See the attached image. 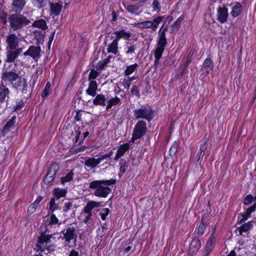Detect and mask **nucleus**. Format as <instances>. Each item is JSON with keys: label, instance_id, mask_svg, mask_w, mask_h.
<instances>
[{"label": "nucleus", "instance_id": "nucleus-1", "mask_svg": "<svg viewBox=\"0 0 256 256\" xmlns=\"http://www.w3.org/2000/svg\"><path fill=\"white\" fill-rule=\"evenodd\" d=\"M116 183L115 179L94 180L90 184L89 188L94 190L93 193L94 196L106 198L112 192L109 186Z\"/></svg>", "mask_w": 256, "mask_h": 256}, {"label": "nucleus", "instance_id": "nucleus-2", "mask_svg": "<svg viewBox=\"0 0 256 256\" xmlns=\"http://www.w3.org/2000/svg\"><path fill=\"white\" fill-rule=\"evenodd\" d=\"M8 20L11 28L14 31L22 29L30 24V21L21 14H14L10 15Z\"/></svg>", "mask_w": 256, "mask_h": 256}, {"label": "nucleus", "instance_id": "nucleus-3", "mask_svg": "<svg viewBox=\"0 0 256 256\" xmlns=\"http://www.w3.org/2000/svg\"><path fill=\"white\" fill-rule=\"evenodd\" d=\"M2 79L4 82H9L12 84L13 87L17 88L21 85L22 80L19 74L15 72L6 70L4 72L2 76Z\"/></svg>", "mask_w": 256, "mask_h": 256}, {"label": "nucleus", "instance_id": "nucleus-4", "mask_svg": "<svg viewBox=\"0 0 256 256\" xmlns=\"http://www.w3.org/2000/svg\"><path fill=\"white\" fill-rule=\"evenodd\" d=\"M133 112L136 119L143 118L150 122L154 118V112L150 107L142 106L135 109Z\"/></svg>", "mask_w": 256, "mask_h": 256}, {"label": "nucleus", "instance_id": "nucleus-5", "mask_svg": "<svg viewBox=\"0 0 256 256\" xmlns=\"http://www.w3.org/2000/svg\"><path fill=\"white\" fill-rule=\"evenodd\" d=\"M147 128L146 122L144 120H139L136 124L133 133L132 140L140 138L145 134Z\"/></svg>", "mask_w": 256, "mask_h": 256}, {"label": "nucleus", "instance_id": "nucleus-6", "mask_svg": "<svg viewBox=\"0 0 256 256\" xmlns=\"http://www.w3.org/2000/svg\"><path fill=\"white\" fill-rule=\"evenodd\" d=\"M52 237V235H46L42 234L38 238V243L34 250L37 252H40L44 254L46 252L48 244L50 242V240Z\"/></svg>", "mask_w": 256, "mask_h": 256}, {"label": "nucleus", "instance_id": "nucleus-7", "mask_svg": "<svg viewBox=\"0 0 256 256\" xmlns=\"http://www.w3.org/2000/svg\"><path fill=\"white\" fill-rule=\"evenodd\" d=\"M60 167L58 164H54L49 168L48 172L44 178V182L46 184H51L55 178V176L58 172Z\"/></svg>", "mask_w": 256, "mask_h": 256}, {"label": "nucleus", "instance_id": "nucleus-8", "mask_svg": "<svg viewBox=\"0 0 256 256\" xmlns=\"http://www.w3.org/2000/svg\"><path fill=\"white\" fill-rule=\"evenodd\" d=\"M64 235V238L66 242L70 243L72 240H76L77 235L76 233V229L74 227H68L62 232Z\"/></svg>", "mask_w": 256, "mask_h": 256}, {"label": "nucleus", "instance_id": "nucleus-9", "mask_svg": "<svg viewBox=\"0 0 256 256\" xmlns=\"http://www.w3.org/2000/svg\"><path fill=\"white\" fill-rule=\"evenodd\" d=\"M6 43L8 44L6 49L14 50L18 46L19 43V38L15 34H12L7 36Z\"/></svg>", "mask_w": 256, "mask_h": 256}, {"label": "nucleus", "instance_id": "nucleus-10", "mask_svg": "<svg viewBox=\"0 0 256 256\" xmlns=\"http://www.w3.org/2000/svg\"><path fill=\"white\" fill-rule=\"evenodd\" d=\"M142 3H139L135 4L124 5V8L126 10L130 13L132 15L136 16L139 15L142 11Z\"/></svg>", "mask_w": 256, "mask_h": 256}, {"label": "nucleus", "instance_id": "nucleus-11", "mask_svg": "<svg viewBox=\"0 0 256 256\" xmlns=\"http://www.w3.org/2000/svg\"><path fill=\"white\" fill-rule=\"evenodd\" d=\"M41 48L40 46H30L28 49L24 53L25 56H29L34 60H37L40 56Z\"/></svg>", "mask_w": 256, "mask_h": 256}, {"label": "nucleus", "instance_id": "nucleus-12", "mask_svg": "<svg viewBox=\"0 0 256 256\" xmlns=\"http://www.w3.org/2000/svg\"><path fill=\"white\" fill-rule=\"evenodd\" d=\"M10 91L9 89L4 85L2 82L0 84V102H7L9 98Z\"/></svg>", "mask_w": 256, "mask_h": 256}, {"label": "nucleus", "instance_id": "nucleus-13", "mask_svg": "<svg viewBox=\"0 0 256 256\" xmlns=\"http://www.w3.org/2000/svg\"><path fill=\"white\" fill-rule=\"evenodd\" d=\"M217 20L221 23L225 22L228 17V9L225 8L220 7L218 8Z\"/></svg>", "mask_w": 256, "mask_h": 256}, {"label": "nucleus", "instance_id": "nucleus-14", "mask_svg": "<svg viewBox=\"0 0 256 256\" xmlns=\"http://www.w3.org/2000/svg\"><path fill=\"white\" fill-rule=\"evenodd\" d=\"M210 216L208 214L204 215L202 217L201 222L198 228L197 234L200 236L203 235L204 231L208 223Z\"/></svg>", "mask_w": 256, "mask_h": 256}, {"label": "nucleus", "instance_id": "nucleus-15", "mask_svg": "<svg viewBox=\"0 0 256 256\" xmlns=\"http://www.w3.org/2000/svg\"><path fill=\"white\" fill-rule=\"evenodd\" d=\"M201 246L200 241L198 238H194L192 240L190 247L189 252L192 255L195 254Z\"/></svg>", "mask_w": 256, "mask_h": 256}, {"label": "nucleus", "instance_id": "nucleus-16", "mask_svg": "<svg viewBox=\"0 0 256 256\" xmlns=\"http://www.w3.org/2000/svg\"><path fill=\"white\" fill-rule=\"evenodd\" d=\"M51 14L54 16H58L62 8V5L58 2H49Z\"/></svg>", "mask_w": 256, "mask_h": 256}, {"label": "nucleus", "instance_id": "nucleus-17", "mask_svg": "<svg viewBox=\"0 0 256 256\" xmlns=\"http://www.w3.org/2000/svg\"><path fill=\"white\" fill-rule=\"evenodd\" d=\"M100 206V202L95 201H90L84 206L82 210L83 213H92V210L94 208H98Z\"/></svg>", "mask_w": 256, "mask_h": 256}, {"label": "nucleus", "instance_id": "nucleus-18", "mask_svg": "<svg viewBox=\"0 0 256 256\" xmlns=\"http://www.w3.org/2000/svg\"><path fill=\"white\" fill-rule=\"evenodd\" d=\"M26 4L25 0H13L12 3V10L14 12H20Z\"/></svg>", "mask_w": 256, "mask_h": 256}, {"label": "nucleus", "instance_id": "nucleus-19", "mask_svg": "<svg viewBox=\"0 0 256 256\" xmlns=\"http://www.w3.org/2000/svg\"><path fill=\"white\" fill-rule=\"evenodd\" d=\"M97 87L96 82L95 80H91L90 82L88 88L86 90V94L92 96H94L96 94Z\"/></svg>", "mask_w": 256, "mask_h": 256}, {"label": "nucleus", "instance_id": "nucleus-20", "mask_svg": "<svg viewBox=\"0 0 256 256\" xmlns=\"http://www.w3.org/2000/svg\"><path fill=\"white\" fill-rule=\"evenodd\" d=\"M129 144L128 143L121 145L117 150V152L116 155L114 160H116L118 158H120L124 154L126 151L129 149Z\"/></svg>", "mask_w": 256, "mask_h": 256}, {"label": "nucleus", "instance_id": "nucleus-21", "mask_svg": "<svg viewBox=\"0 0 256 256\" xmlns=\"http://www.w3.org/2000/svg\"><path fill=\"white\" fill-rule=\"evenodd\" d=\"M114 34L116 36V40H117L118 42L120 38L128 40L131 37V34L126 32L124 30L116 31Z\"/></svg>", "mask_w": 256, "mask_h": 256}, {"label": "nucleus", "instance_id": "nucleus-22", "mask_svg": "<svg viewBox=\"0 0 256 256\" xmlns=\"http://www.w3.org/2000/svg\"><path fill=\"white\" fill-rule=\"evenodd\" d=\"M99 164H100V162L98 158H89L84 161L85 166L90 168L96 167Z\"/></svg>", "mask_w": 256, "mask_h": 256}, {"label": "nucleus", "instance_id": "nucleus-23", "mask_svg": "<svg viewBox=\"0 0 256 256\" xmlns=\"http://www.w3.org/2000/svg\"><path fill=\"white\" fill-rule=\"evenodd\" d=\"M215 230V228H214L212 234L210 236V237L207 242L206 250L208 252H211L212 248H214V244L215 242V237L214 236V232Z\"/></svg>", "mask_w": 256, "mask_h": 256}, {"label": "nucleus", "instance_id": "nucleus-24", "mask_svg": "<svg viewBox=\"0 0 256 256\" xmlns=\"http://www.w3.org/2000/svg\"><path fill=\"white\" fill-rule=\"evenodd\" d=\"M93 103L95 105H100L104 106L106 105V98L104 95L100 94H98L95 98L93 100Z\"/></svg>", "mask_w": 256, "mask_h": 256}, {"label": "nucleus", "instance_id": "nucleus-25", "mask_svg": "<svg viewBox=\"0 0 256 256\" xmlns=\"http://www.w3.org/2000/svg\"><path fill=\"white\" fill-rule=\"evenodd\" d=\"M252 222H248L246 223L242 224L238 228V230L239 232L240 235H242L243 232H246L249 230L252 226Z\"/></svg>", "mask_w": 256, "mask_h": 256}, {"label": "nucleus", "instance_id": "nucleus-26", "mask_svg": "<svg viewBox=\"0 0 256 256\" xmlns=\"http://www.w3.org/2000/svg\"><path fill=\"white\" fill-rule=\"evenodd\" d=\"M108 53H113L116 54L118 52V41L117 40H114L108 48Z\"/></svg>", "mask_w": 256, "mask_h": 256}, {"label": "nucleus", "instance_id": "nucleus-27", "mask_svg": "<svg viewBox=\"0 0 256 256\" xmlns=\"http://www.w3.org/2000/svg\"><path fill=\"white\" fill-rule=\"evenodd\" d=\"M54 197L56 200H58L60 198L65 196L67 190L65 189L55 188L54 190Z\"/></svg>", "mask_w": 256, "mask_h": 256}, {"label": "nucleus", "instance_id": "nucleus-28", "mask_svg": "<svg viewBox=\"0 0 256 256\" xmlns=\"http://www.w3.org/2000/svg\"><path fill=\"white\" fill-rule=\"evenodd\" d=\"M183 20L184 18L182 16L179 17L177 19V20L174 23V24L171 26V33L176 32L179 30Z\"/></svg>", "mask_w": 256, "mask_h": 256}, {"label": "nucleus", "instance_id": "nucleus-29", "mask_svg": "<svg viewBox=\"0 0 256 256\" xmlns=\"http://www.w3.org/2000/svg\"><path fill=\"white\" fill-rule=\"evenodd\" d=\"M16 116H13L8 122H7L5 126H4L2 132L4 134L8 133L10 130L12 128L15 123Z\"/></svg>", "mask_w": 256, "mask_h": 256}, {"label": "nucleus", "instance_id": "nucleus-30", "mask_svg": "<svg viewBox=\"0 0 256 256\" xmlns=\"http://www.w3.org/2000/svg\"><path fill=\"white\" fill-rule=\"evenodd\" d=\"M120 102V100L118 96H116L114 98H111L107 102V104L106 106V110H108L112 106H116Z\"/></svg>", "mask_w": 256, "mask_h": 256}, {"label": "nucleus", "instance_id": "nucleus-31", "mask_svg": "<svg viewBox=\"0 0 256 256\" xmlns=\"http://www.w3.org/2000/svg\"><path fill=\"white\" fill-rule=\"evenodd\" d=\"M16 54L14 50H10L7 52V56L6 62L8 63L12 62L17 58Z\"/></svg>", "mask_w": 256, "mask_h": 256}, {"label": "nucleus", "instance_id": "nucleus-32", "mask_svg": "<svg viewBox=\"0 0 256 256\" xmlns=\"http://www.w3.org/2000/svg\"><path fill=\"white\" fill-rule=\"evenodd\" d=\"M151 20H146L134 24V26L140 29L151 28Z\"/></svg>", "mask_w": 256, "mask_h": 256}, {"label": "nucleus", "instance_id": "nucleus-33", "mask_svg": "<svg viewBox=\"0 0 256 256\" xmlns=\"http://www.w3.org/2000/svg\"><path fill=\"white\" fill-rule=\"evenodd\" d=\"M74 172L72 170H70L66 176H62L60 178L62 184H64L66 182H71L73 180Z\"/></svg>", "mask_w": 256, "mask_h": 256}, {"label": "nucleus", "instance_id": "nucleus-34", "mask_svg": "<svg viewBox=\"0 0 256 256\" xmlns=\"http://www.w3.org/2000/svg\"><path fill=\"white\" fill-rule=\"evenodd\" d=\"M136 49V44H128L126 48V53L128 56H132L135 53Z\"/></svg>", "mask_w": 256, "mask_h": 256}, {"label": "nucleus", "instance_id": "nucleus-35", "mask_svg": "<svg viewBox=\"0 0 256 256\" xmlns=\"http://www.w3.org/2000/svg\"><path fill=\"white\" fill-rule=\"evenodd\" d=\"M242 6L239 2H236L235 5L233 6L231 14L234 18L238 16L241 10Z\"/></svg>", "mask_w": 256, "mask_h": 256}, {"label": "nucleus", "instance_id": "nucleus-36", "mask_svg": "<svg viewBox=\"0 0 256 256\" xmlns=\"http://www.w3.org/2000/svg\"><path fill=\"white\" fill-rule=\"evenodd\" d=\"M119 84L124 88L128 90L131 84L130 77L121 80L119 82Z\"/></svg>", "mask_w": 256, "mask_h": 256}, {"label": "nucleus", "instance_id": "nucleus-37", "mask_svg": "<svg viewBox=\"0 0 256 256\" xmlns=\"http://www.w3.org/2000/svg\"><path fill=\"white\" fill-rule=\"evenodd\" d=\"M33 26L43 30H46L48 28L46 22L42 19L35 21L33 24Z\"/></svg>", "mask_w": 256, "mask_h": 256}, {"label": "nucleus", "instance_id": "nucleus-38", "mask_svg": "<svg viewBox=\"0 0 256 256\" xmlns=\"http://www.w3.org/2000/svg\"><path fill=\"white\" fill-rule=\"evenodd\" d=\"M162 17L161 16H158L156 18H154L152 20H151V28L153 31H155L158 28V26L160 23L162 21Z\"/></svg>", "mask_w": 256, "mask_h": 256}, {"label": "nucleus", "instance_id": "nucleus-39", "mask_svg": "<svg viewBox=\"0 0 256 256\" xmlns=\"http://www.w3.org/2000/svg\"><path fill=\"white\" fill-rule=\"evenodd\" d=\"M214 67V64L212 60L210 58H206L202 64V68L207 70L210 68V70H212Z\"/></svg>", "mask_w": 256, "mask_h": 256}, {"label": "nucleus", "instance_id": "nucleus-40", "mask_svg": "<svg viewBox=\"0 0 256 256\" xmlns=\"http://www.w3.org/2000/svg\"><path fill=\"white\" fill-rule=\"evenodd\" d=\"M50 2L48 0H34V6L40 9L45 7Z\"/></svg>", "mask_w": 256, "mask_h": 256}, {"label": "nucleus", "instance_id": "nucleus-41", "mask_svg": "<svg viewBox=\"0 0 256 256\" xmlns=\"http://www.w3.org/2000/svg\"><path fill=\"white\" fill-rule=\"evenodd\" d=\"M138 65L137 64L128 66L124 71V74L126 76H129L132 74L138 68Z\"/></svg>", "mask_w": 256, "mask_h": 256}, {"label": "nucleus", "instance_id": "nucleus-42", "mask_svg": "<svg viewBox=\"0 0 256 256\" xmlns=\"http://www.w3.org/2000/svg\"><path fill=\"white\" fill-rule=\"evenodd\" d=\"M164 50V48L158 46L154 51V58L156 59H160Z\"/></svg>", "mask_w": 256, "mask_h": 256}, {"label": "nucleus", "instance_id": "nucleus-43", "mask_svg": "<svg viewBox=\"0 0 256 256\" xmlns=\"http://www.w3.org/2000/svg\"><path fill=\"white\" fill-rule=\"evenodd\" d=\"M100 72L98 71V69H96V70L92 69V70H91L88 76V80L90 82L91 80H94L98 76Z\"/></svg>", "mask_w": 256, "mask_h": 256}, {"label": "nucleus", "instance_id": "nucleus-44", "mask_svg": "<svg viewBox=\"0 0 256 256\" xmlns=\"http://www.w3.org/2000/svg\"><path fill=\"white\" fill-rule=\"evenodd\" d=\"M168 31L167 26H164L163 24L158 31V38H166V32Z\"/></svg>", "mask_w": 256, "mask_h": 256}, {"label": "nucleus", "instance_id": "nucleus-45", "mask_svg": "<svg viewBox=\"0 0 256 256\" xmlns=\"http://www.w3.org/2000/svg\"><path fill=\"white\" fill-rule=\"evenodd\" d=\"M194 54V52L192 50H191L190 52L188 53V56H187V60L184 64V66L182 70V73L184 72L186 68V67L188 66Z\"/></svg>", "mask_w": 256, "mask_h": 256}, {"label": "nucleus", "instance_id": "nucleus-46", "mask_svg": "<svg viewBox=\"0 0 256 256\" xmlns=\"http://www.w3.org/2000/svg\"><path fill=\"white\" fill-rule=\"evenodd\" d=\"M50 82H48L44 87V88L42 93V96L43 98L47 96L49 94L50 90Z\"/></svg>", "mask_w": 256, "mask_h": 256}, {"label": "nucleus", "instance_id": "nucleus-47", "mask_svg": "<svg viewBox=\"0 0 256 256\" xmlns=\"http://www.w3.org/2000/svg\"><path fill=\"white\" fill-rule=\"evenodd\" d=\"M23 82L22 88L21 90L22 93L24 96H28V86L26 79H24Z\"/></svg>", "mask_w": 256, "mask_h": 256}, {"label": "nucleus", "instance_id": "nucleus-48", "mask_svg": "<svg viewBox=\"0 0 256 256\" xmlns=\"http://www.w3.org/2000/svg\"><path fill=\"white\" fill-rule=\"evenodd\" d=\"M157 44L158 47L165 48L166 45L167 44L166 38H158L157 41Z\"/></svg>", "mask_w": 256, "mask_h": 256}, {"label": "nucleus", "instance_id": "nucleus-49", "mask_svg": "<svg viewBox=\"0 0 256 256\" xmlns=\"http://www.w3.org/2000/svg\"><path fill=\"white\" fill-rule=\"evenodd\" d=\"M56 200L55 198H52L50 202V210L52 212L56 210L58 207V205L56 204Z\"/></svg>", "mask_w": 256, "mask_h": 256}, {"label": "nucleus", "instance_id": "nucleus-50", "mask_svg": "<svg viewBox=\"0 0 256 256\" xmlns=\"http://www.w3.org/2000/svg\"><path fill=\"white\" fill-rule=\"evenodd\" d=\"M128 168V164L126 161L124 160H121L120 162V170L122 173L125 172L126 170Z\"/></svg>", "mask_w": 256, "mask_h": 256}, {"label": "nucleus", "instance_id": "nucleus-51", "mask_svg": "<svg viewBox=\"0 0 256 256\" xmlns=\"http://www.w3.org/2000/svg\"><path fill=\"white\" fill-rule=\"evenodd\" d=\"M110 212V210L108 208H106L102 210L100 214V216L102 220H105L106 217L108 216Z\"/></svg>", "mask_w": 256, "mask_h": 256}, {"label": "nucleus", "instance_id": "nucleus-52", "mask_svg": "<svg viewBox=\"0 0 256 256\" xmlns=\"http://www.w3.org/2000/svg\"><path fill=\"white\" fill-rule=\"evenodd\" d=\"M177 148L178 144L176 142H175L170 148V156L175 155L177 152Z\"/></svg>", "mask_w": 256, "mask_h": 256}, {"label": "nucleus", "instance_id": "nucleus-53", "mask_svg": "<svg viewBox=\"0 0 256 256\" xmlns=\"http://www.w3.org/2000/svg\"><path fill=\"white\" fill-rule=\"evenodd\" d=\"M72 206V204L71 202L68 201L64 202L62 208L63 212H66L68 210H70Z\"/></svg>", "mask_w": 256, "mask_h": 256}, {"label": "nucleus", "instance_id": "nucleus-54", "mask_svg": "<svg viewBox=\"0 0 256 256\" xmlns=\"http://www.w3.org/2000/svg\"><path fill=\"white\" fill-rule=\"evenodd\" d=\"M112 154H113V152L112 150H111L108 153L104 155H102L98 158L100 162H100L104 160H106L107 158H110L112 156Z\"/></svg>", "mask_w": 256, "mask_h": 256}, {"label": "nucleus", "instance_id": "nucleus-55", "mask_svg": "<svg viewBox=\"0 0 256 256\" xmlns=\"http://www.w3.org/2000/svg\"><path fill=\"white\" fill-rule=\"evenodd\" d=\"M154 11L159 12L160 10V6L158 0H154L152 2Z\"/></svg>", "mask_w": 256, "mask_h": 256}, {"label": "nucleus", "instance_id": "nucleus-56", "mask_svg": "<svg viewBox=\"0 0 256 256\" xmlns=\"http://www.w3.org/2000/svg\"><path fill=\"white\" fill-rule=\"evenodd\" d=\"M131 93L132 95H136L138 97L140 96L138 88L136 85L132 86L131 90Z\"/></svg>", "mask_w": 256, "mask_h": 256}, {"label": "nucleus", "instance_id": "nucleus-57", "mask_svg": "<svg viewBox=\"0 0 256 256\" xmlns=\"http://www.w3.org/2000/svg\"><path fill=\"white\" fill-rule=\"evenodd\" d=\"M35 38L36 40L37 44L42 43L44 41V35L39 33H37L35 35Z\"/></svg>", "mask_w": 256, "mask_h": 256}, {"label": "nucleus", "instance_id": "nucleus-58", "mask_svg": "<svg viewBox=\"0 0 256 256\" xmlns=\"http://www.w3.org/2000/svg\"><path fill=\"white\" fill-rule=\"evenodd\" d=\"M58 222V218L56 217L54 214H52L50 216V224H56Z\"/></svg>", "mask_w": 256, "mask_h": 256}, {"label": "nucleus", "instance_id": "nucleus-59", "mask_svg": "<svg viewBox=\"0 0 256 256\" xmlns=\"http://www.w3.org/2000/svg\"><path fill=\"white\" fill-rule=\"evenodd\" d=\"M0 20L4 24H6V22H7V14H6V13L2 12L0 15Z\"/></svg>", "mask_w": 256, "mask_h": 256}, {"label": "nucleus", "instance_id": "nucleus-60", "mask_svg": "<svg viewBox=\"0 0 256 256\" xmlns=\"http://www.w3.org/2000/svg\"><path fill=\"white\" fill-rule=\"evenodd\" d=\"M37 207L38 206L33 202L29 206L28 208V212L30 213H33L36 210Z\"/></svg>", "mask_w": 256, "mask_h": 256}, {"label": "nucleus", "instance_id": "nucleus-61", "mask_svg": "<svg viewBox=\"0 0 256 256\" xmlns=\"http://www.w3.org/2000/svg\"><path fill=\"white\" fill-rule=\"evenodd\" d=\"M205 152H198L197 156H196V159L197 162H199V164H200L201 162V161L202 160L204 156Z\"/></svg>", "mask_w": 256, "mask_h": 256}, {"label": "nucleus", "instance_id": "nucleus-62", "mask_svg": "<svg viewBox=\"0 0 256 256\" xmlns=\"http://www.w3.org/2000/svg\"><path fill=\"white\" fill-rule=\"evenodd\" d=\"M253 199V197L251 195H248L244 200V204H250Z\"/></svg>", "mask_w": 256, "mask_h": 256}, {"label": "nucleus", "instance_id": "nucleus-63", "mask_svg": "<svg viewBox=\"0 0 256 256\" xmlns=\"http://www.w3.org/2000/svg\"><path fill=\"white\" fill-rule=\"evenodd\" d=\"M256 208V204L255 203L252 206L246 209V212L247 216H250V214L255 210Z\"/></svg>", "mask_w": 256, "mask_h": 256}, {"label": "nucleus", "instance_id": "nucleus-64", "mask_svg": "<svg viewBox=\"0 0 256 256\" xmlns=\"http://www.w3.org/2000/svg\"><path fill=\"white\" fill-rule=\"evenodd\" d=\"M106 65L103 64L102 61L99 62L96 66V68L98 69V71L100 72L102 70H103Z\"/></svg>", "mask_w": 256, "mask_h": 256}]
</instances>
